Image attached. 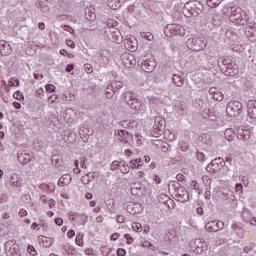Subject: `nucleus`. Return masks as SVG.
Returning <instances> with one entry per match:
<instances>
[{"mask_svg":"<svg viewBox=\"0 0 256 256\" xmlns=\"http://www.w3.org/2000/svg\"><path fill=\"white\" fill-rule=\"evenodd\" d=\"M145 39H148V41H153V34H151V33H146V35H145Z\"/></svg>","mask_w":256,"mask_h":256,"instance_id":"nucleus-58","label":"nucleus"},{"mask_svg":"<svg viewBox=\"0 0 256 256\" xmlns=\"http://www.w3.org/2000/svg\"><path fill=\"white\" fill-rule=\"evenodd\" d=\"M86 175H87L88 179H91V181H93V179H95V172H90Z\"/></svg>","mask_w":256,"mask_h":256,"instance_id":"nucleus-59","label":"nucleus"},{"mask_svg":"<svg viewBox=\"0 0 256 256\" xmlns=\"http://www.w3.org/2000/svg\"><path fill=\"white\" fill-rule=\"evenodd\" d=\"M165 130V119L161 116L155 118L154 125L152 127V133H156V135H161Z\"/></svg>","mask_w":256,"mask_h":256,"instance_id":"nucleus-10","label":"nucleus"},{"mask_svg":"<svg viewBox=\"0 0 256 256\" xmlns=\"http://www.w3.org/2000/svg\"><path fill=\"white\" fill-rule=\"evenodd\" d=\"M236 191L238 193H243V184L241 183L236 184Z\"/></svg>","mask_w":256,"mask_h":256,"instance_id":"nucleus-51","label":"nucleus"},{"mask_svg":"<svg viewBox=\"0 0 256 256\" xmlns=\"http://www.w3.org/2000/svg\"><path fill=\"white\" fill-rule=\"evenodd\" d=\"M109 85H110V87H112V89H114L115 93H117L118 90L123 87V83L119 80H114Z\"/></svg>","mask_w":256,"mask_h":256,"instance_id":"nucleus-24","label":"nucleus"},{"mask_svg":"<svg viewBox=\"0 0 256 256\" xmlns=\"http://www.w3.org/2000/svg\"><path fill=\"white\" fill-rule=\"evenodd\" d=\"M18 215L20 217H27V210L25 209H20V211L18 212Z\"/></svg>","mask_w":256,"mask_h":256,"instance_id":"nucleus-53","label":"nucleus"},{"mask_svg":"<svg viewBox=\"0 0 256 256\" xmlns=\"http://www.w3.org/2000/svg\"><path fill=\"white\" fill-rule=\"evenodd\" d=\"M117 223H125V216L119 215L116 219Z\"/></svg>","mask_w":256,"mask_h":256,"instance_id":"nucleus-52","label":"nucleus"},{"mask_svg":"<svg viewBox=\"0 0 256 256\" xmlns=\"http://www.w3.org/2000/svg\"><path fill=\"white\" fill-rule=\"evenodd\" d=\"M46 91H48L49 93H54L55 91V85L53 84H47L45 87Z\"/></svg>","mask_w":256,"mask_h":256,"instance_id":"nucleus-39","label":"nucleus"},{"mask_svg":"<svg viewBox=\"0 0 256 256\" xmlns=\"http://www.w3.org/2000/svg\"><path fill=\"white\" fill-rule=\"evenodd\" d=\"M122 100L128 107L132 108L136 113H143L145 111V108H143V104L139 102V99L135 94L131 91L124 92L122 94Z\"/></svg>","mask_w":256,"mask_h":256,"instance_id":"nucleus-2","label":"nucleus"},{"mask_svg":"<svg viewBox=\"0 0 256 256\" xmlns=\"http://www.w3.org/2000/svg\"><path fill=\"white\" fill-rule=\"evenodd\" d=\"M132 229H134V231H137V232H141V229H142V226H141V223H134L132 225Z\"/></svg>","mask_w":256,"mask_h":256,"instance_id":"nucleus-40","label":"nucleus"},{"mask_svg":"<svg viewBox=\"0 0 256 256\" xmlns=\"http://www.w3.org/2000/svg\"><path fill=\"white\" fill-rule=\"evenodd\" d=\"M120 165H121V162L117 160L113 161L110 166L111 171H115L116 169H119Z\"/></svg>","mask_w":256,"mask_h":256,"instance_id":"nucleus-31","label":"nucleus"},{"mask_svg":"<svg viewBox=\"0 0 256 256\" xmlns=\"http://www.w3.org/2000/svg\"><path fill=\"white\" fill-rule=\"evenodd\" d=\"M84 71H86V73H88V75L93 73V66L89 63L84 64Z\"/></svg>","mask_w":256,"mask_h":256,"instance_id":"nucleus-34","label":"nucleus"},{"mask_svg":"<svg viewBox=\"0 0 256 256\" xmlns=\"http://www.w3.org/2000/svg\"><path fill=\"white\" fill-rule=\"evenodd\" d=\"M208 93H210V95H212V97H214L215 94L219 93V91H217V88L212 87L209 89Z\"/></svg>","mask_w":256,"mask_h":256,"instance_id":"nucleus-50","label":"nucleus"},{"mask_svg":"<svg viewBox=\"0 0 256 256\" xmlns=\"http://www.w3.org/2000/svg\"><path fill=\"white\" fill-rule=\"evenodd\" d=\"M54 223H56L58 227H61V225H63V218H55Z\"/></svg>","mask_w":256,"mask_h":256,"instance_id":"nucleus-48","label":"nucleus"},{"mask_svg":"<svg viewBox=\"0 0 256 256\" xmlns=\"http://www.w3.org/2000/svg\"><path fill=\"white\" fill-rule=\"evenodd\" d=\"M248 115L251 119H256V100H250L247 104Z\"/></svg>","mask_w":256,"mask_h":256,"instance_id":"nucleus-17","label":"nucleus"},{"mask_svg":"<svg viewBox=\"0 0 256 256\" xmlns=\"http://www.w3.org/2000/svg\"><path fill=\"white\" fill-rule=\"evenodd\" d=\"M66 44L68 47H70V49H75V42L73 40H67Z\"/></svg>","mask_w":256,"mask_h":256,"instance_id":"nucleus-49","label":"nucleus"},{"mask_svg":"<svg viewBox=\"0 0 256 256\" xmlns=\"http://www.w3.org/2000/svg\"><path fill=\"white\" fill-rule=\"evenodd\" d=\"M166 37H173L177 35H185V29L179 24H168L164 28Z\"/></svg>","mask_w":256,"mask_h":256,"instance_id":"nucleus-6","label":"nucleus"},{"mask_svg":"<svg viewBox=\"0 0 256 256\" xmlns=\"http://www.w3.org/2000/svg\"><path fill=\"white\" fill-rule=\"evenodd\" d=\"M10 185L11 187L20 189V187H23V178H21L19 174H12L10 178Z\"/></svg>","mask_w":256,"mask_h":256,"instance_id":"nucleus-14","label":"nucleus"},{"mask_svg":"<svg viewBox=\"0 0 256 256\" xmlns=\"http://www.w3.org/2000/svg\"><path fill=\"white\" fill-rule=\"evenodd\" d=\"M32 159H33V156L29 153L19 152L17 154V161L22 165H27V163H31Z\"/></svg>","mask_w":256,"mask_h":256,"instance_id":"nucleus-13","label":"nucleus"},{"mask_svg":"<svg viewBox=\"0 0 256 256\" xmlns=\"http://www.w3.org/2000/svg\"><path fill=\"white\" fill-rule=\"evenodd\" d=\"M222 13L226 17H230L231 21H235L236 25H248L249 16L243 12V9L233 4H227L223 7Z\"/></svg>","mask_w":256,"mask_h":256,"instance_id":"nucleus-1","label":"nucleus"},{"mask_svg":"<svg viewBox=\"0 0 256 256\" xmlns=\"http://www.w3.org/2000/svg\"><path fill=\"white\" fill-rule=\"evenodd\" d=\"M53 239L46 237V236H42L40 238V243H42L43 247L49 248L51 245H53Z\"/></svg>","mask_w":256,"mask_h":256,"instance_id":"nucleus-22","label":"nucleus"},{"mask_svg":"<svg viewBox=\"0 0 256 256\" xmlns=\"http://www.w3.org/2000/svg\"><path fill=\"white\" fill-rule=\"evenodd\" d=\"M71 175H69V174H65V175H63L60 179H59V181H58V186L59 187H65V186H67V185H70L71 184Z\"/></svg>","mask_w":256,"mask_h":256,"instance_id":"nucleus-19","label":"nucleus"},{"mask_svg":"<svg viewBox=\"0 0 256 256\" xmlns=\"http://www.w3.org/2000/svg\"><path fill=\"white\" fill-rule=\"evenodd\" d=\"M180 151H189V144L187 142H180Z\"/></svg>","mask_w":256,"mask_h":256,"instance_id":"nucleus-33","label":"nucleus"},{"mask_svg":"<svg viewBox=\"0 0 256 256\" xmlns=\"http://www.w3.org/2000/svg\"><path fill=\"white\" fill-rule=\"evenodd\" d=\"M69 217H70V219H72V221H76V219H82V221H79V225H85V223H87V216L86 215L70 211L69 212Z\"/></svg>","mask_w":256,"mask_h":256,"instance_id":"nucleus-15","label":"nucleus"},{"mask_svg":"<svg viewBox=\"0 0 256 256\" xmlns=\"http://www.w3.org/2000/svg\"><path fill=\"white\" fill-rule=\"evenodd\" d=\"M143 69L146 71V73H151V71H153V66H151L149 62L146 61L143 64Z\"/></svg>","mask_w":256,"mask_h":256,"instance_id":"nucleus-30","label":"nucleus"},{"mask_svg":"<svg viewBox=\"0 0 256 256\" xmlns=\"http://www.w3.org/2000/svg\"><path fill=\"white\" fill-rule=\"evenodd\" d=\"M190 247L194 253L201 255L204 251H207V243L203 238H196L190 242Z\"/></svg>","mask_w":256,"mask_h":256,"instance_id":"nucleus-8","label":"nucleus"},{"mask_svg":"<svg viewBox=\"0 0 256 256\" xmlns=\"http://www.w3.org/2000/svg\"><path fill=\"white\" fill-rule=\"evenodd\" d=\"M115 135H118L119 141H121V143H123L124 145L129 144V140H127V137H129V132H127L126 130H118L117 132H115Z\"/></svg>","mask_w":256,"mask_h":256,"instance_id":"nucleus-18","label":"nucleus"},{"mask_svg":"<svg viewBox=\"0 0 256 256\" xmlns=\"http://www.w3.org/2000/svg\"><path fill=\"white\" fill-rule=\"evenodd\" d=\"M119 169L121 173L127 174L129 173V164H127L125 161H121Z\"/></svg>","mask_w":256,"mask_h":256,"instance_id":"nucleus-27","label":"nucleus"},{"mask_svg":"<svg viewBox=\"0 0 256 256\" xmlns=\"http://www.w3.org/2000/svg\"><path fill=\"white\" fill-rule=\"evenodd\" d=\"M176 179H177L178 181H183V180L185 179V176H184L183 174H178V175L176 176Z\"/></svg>","mask_w":256,"mask_h":256,"instance_id":"nucleus-62","label":"nucleus"},{"mask_svg":"<svg viewBox=\"0 0 256 256\" xmlns=\"http://www.w3.org/2000/svg\"><path fill=\"white\" fill-rule=\"evenodd\" d=\"M48 205H49L50 209H53V207H55V200L50 199V200L48 201Z\"/></svg>","mask_w":256,"mask_h":256,"instance_id":"nucleus-57","label":"nucleus"},{"mask_svg":"<svg viewBox=\"0 0 256 256\" xmlns=\"http://www.w3.org/2000/svg\"><path fill=\"white\" fill-rule=\"evenodd\" d=\"M134 161L136 163L137 169H140L141 167H143V159L137 158V159H134Z\"/></svg>","mask_w":256,"mask_h":256,"instance_id":"nucleus-41","label":"nucleus"},{"mask_svg":"<svg viewBox=\"0 0 256 256\" xmlns=\"http://www.w3.org/2000/svg\"><path fill=\"white\" fill-rule=\"evenodd\" d=\"M230 133H233V129H231V128L226 129L225 136L228 139V141H232L233 140V135H231Z\"/></svg>","mask_w":256,"mask_h":256,"instance_id":"nucleus-35","label":"nucleus"},{"mask_svg":"<svg viewBox=\"0 0 256 256\" xmlns=\"http://www.w3.org/2000/svg\"><path fill=\"white\" fill-rule=\"evenodd\" d=\"M254 247H255L254 243H251L248 246H245L244 247V253H251V251H253Z\"/></svg>","mask_w":256,"mask_h":256,"instance_id":"nucleus-37","label":"nucleus"},{"mask_svg":"<svg viewBox=\"0 0 256 256\" xmlns=\"http://www.w3.org/2000/svg\"><path fill=\"white\" fill-rule=\"evenodd\" d=\"M13 245V241H8L5 243V251L8 256H29L26 251H21L16 247H11Z\"/></svg>","mask_w":256,"mask_h":256,"instance_id":"nucleus-9","label":"nucleus"},{"mask_svg":"<svg viewBox=\"0 0 256 256\" xmlns=\"http://www.w3.org/2000/svg\"><path fill=\"white\" fill-rule=\"evenodd\" d=\"M250 225H253L254 227H256V218L253 217L252 220H250Z\"/></svg>","mask_w":256,"mask_h":256,"instance_id":"nucleus-64","label":"nucleus"},{"mask_svg":"<svg viewBox=\"0 0 256 256\" xmlns=\"http://www.w3.org/2000/svg\"><path fill=\"white\" fill-rule=\"evenodd\" d=\"M67 237H69V239H73V237H75V230H69L67 232Z\"/></svg>","mask_w":256,"mask_h":256,"instance_id":"nucleus-54","label":"nucleus"},{"mask_svg":"<svg viewBox=\"0 0 256 256\" xmlns=\"http://www.w3.org/2000/svg\"><path fill=\"white\" fill-rule=\"evenodd\" d=\"M224 227H225V222L218 221V220H214L206 224V229L210 233H217V231H221Z\"/></svg>","mask_w":256,"mask_h":256,"instance_id":"nucleus-11","label":"nucleus"},{"mask_svg":"<svg viewBox=\"0 0 256 256\" xmlns=\"http://www.w3.org/2000/svg\"><path fill=\"white\" fill-rule=\"evenodd\" d=\"M237 139H240L241 141H249V139H251V130L243 127L238 128Z\"/></svg>","mask_w":256,"mask_h":256,"instance_id":"nucleus-12","label":"nucleus"},{"mask_svg":"<svg viewBox=\"0 0 256 256\" xmlns=\"http://www.w3.org/2000/svg\"><path fill=\"white\" fill-rule=\"evenodd\" d=\"M223 93L222 92H217L216 94H214L213 99H215V101H223Z\"/></svg>","mask_w":256,"mask_h":256,"instance_id":"nucleus-36","label":"nucleus"},{"mask_svg":"<svg viewBox=\"0 0 256 256\" xmlns=\"http://www.w3.org/2000/svg\"><path fill=\"white\" fill-rule=\"evenodd\" d=\"M173 82L174 85H176V87H183V85L185 84V79L181 78V76L175 74L173 76Z\"/></svg>","mask_w":256,"mask_h":256,"instance_id":"nucleus-23","label":"nucleus"},{"mask_svg":"<svg viewBox=\"0 0 256 256\" xmlns=\"http://www.w3.org/2000/svg\"><path fill=\"white\" fill-rule=\"evenodd\" d=\"M73 69H75V66L73 64H68L65 68V71L67 73H71V71H73Z\"/></svg>","mask_w":256,"mask_h":256,"instance_id":"nucleus-46","label":"nucleus"},{"mask_svg":"<svg viewBox=\"0 0 256 256\" xmlns=\"http://www.w3.org/2000/svg\"><path fill=\"white\" fill-rule=\"evenodd\" d=\"M129 169H137V162L135 160H131L128 164Z\"/></svg>","mask_w":256,"mask_h":256,"instance_id":"nucleus-45","label":"nucleus"},{"mask_svg":"<svg viewBox=\"0 0 256 256\" xmlns=\"http://www.w3.org/2000/svg\"><path fill=\"white\" fill-rule=\"evenodd\" d=\"M237 224H232V229L233 231H238L237 234L238 235H243V230H241V228H237Z\"/></svg>","mask_w":256,"mask_h":256,"instance_id":"nucleus-43","label":"nucleus"},{"mask_svg":"<svg viewBox=\"0 0 256 256\" xmlns=\"http://www.w3.org/2000/svg\"><path fill=\"white\" fill-rule=\"evenodd\" d=\"M127 209L129 211V213H131L132 215H137V213H141V205L140 204H129L127 206Z\"/></svg>","mask_w":256,"mask_h":256,"instance_id":"nucleus-20","label":"nucleus"},{"mask_svg":"<svg viewBox=\"0 0 256 256\" xmlns=\"http://www.w3.org/2000/svg\"><path fill=\"white\" fill-rule=\"evenodd\" d=\"M221 167H225V159L218 157L207 165L206 171L210 173V175H215Z\"/></svg>","mask_w":256,"mask_h":256,"instance_id":"nucleus-7","label":"nucleus"},{"mask_svg":"<svg viewBox=\"0 0 256 256\" xmlns=\"http://www.w3.org/2000/svg\"><path fill=\"white\" fill-rule=\"evenodd\" d=\"M242 111L243 104H241L239 101L230 102L226 107V113L229 115V117H239Z\"/></svg>","mask_w":256,"mask_h":256,"instance_id":"nucleus-5","label":"nucleus"},{"mask_svg":"<svg viewBox=\"0 0 256 256\" xmlns=\"http://www.w3.org/2000/svg\"><path fill=\"white\" fill-rule=\"evenodd\" d=\"M13 51L11 50V45L9 43H7V41L2 40L0 42V53L1 55L5 56V55H11Z\"/></svg>","mask_w":256,"mask_h":256,"instance_id":"nucleus-16","label":"nucleus"},{"mask_svg":"<svg viewBox=\"0 0 256 256\" xmlns=\"http://www.w3.org/2000/svg\"><path fill=\"white\" fill-rule=\"evenodd\" d=\"M186 45L191 51H203V49L207 47V40L196 36H190L186 41Z\"/></svg>","mask_w":256,"mask_h":256,"instance_id":"nucleus-4","label":"nucleus"},{"mask_svg":"<svg viewBox=\"0 0 256 256\" xmlns=\"http://www.w3.org/2000/svg\"><path fill=\"white\" fill-rule=\"evenodd\" d=\"M124 238L127 240V243L131 245V241H133V238L129 234H125Z\"/></svg>","mask_w":256,"mask_h":256,"instance_id":"nucleus-55","label":"nucleus"},{"mask_svg":"<svg viewBox=\"0 0 256 256\" xmlns=\"http://www.w3.org/2000/svg\"><path fill=\"white\" fill-rule=\"evenodd\" d=\"M115 90L113 89V86H111L110 84L107 85L106 89H105V95L107 97V99H112L113 95H115Z\"/></svg>","mask_w":256,"mask_h":256,"instance_id":"nucleus-25","label":"nucleus"},{"mask_svg":"<svg viewBox=\"0 0 256 256\" xmlns=\"http://www.w3.org/2000/svg\"><path fill=\"white\" fill-rule=\"evenodd\" d=\"M196 159H198L201 163L207 161V157L205 156V153H203V152H197Z\"/></svg>","mask_w":256,"mask_h":256,"instance_id":"nucleus-28","label":"nucleus"},{"mask_svg":"<svg viewBox=\"0 0 256 256\" xmlns=\"http://www.w3.org/2000/svg\"><path fill=\"white\" fill-rule=\"evenodd\" d=\"M221 1L223 0H207V5L211 9H215V7H219V5H221Z\"/></svg>","mask_w":256,"mask_h":256,"instance_id":"nucleus-26","label":"nucleus"},{"mask_svg":"<svg viewBox=\"0 0 256 256\" xmlns=\"http://www.w3.org/2000/svg\"><path fill=\"white\" fill-rule=\"evenodd\" d=\"M14 99H17L18 101H23V99H25V96L22 94L21 91L17 90L14 95H13Z\"/></svg>","mask_w":256,"mask_h":256,"instance_id":"nucleus-29","label":"nucleus"},{"mask_svg":"<svg viewBox=\"0 0 256 256\" xmlns=\"http://www.w3.org/2000/svg\"><path fill=\"white\" fill-rule=\"evenodd\" d=\"M177 199H178V201H180V203H187V201H189V193L181 190L177 194Z\"/></svg>","mask_w":256,"mask_h":256,"instance_id":"nucleus-21","label":"nucleus"},{"mask_svg":"<svg viewBox=\"0 0 256 256\" xmlns=\"http://www.w3.org/2000/svg\"><path fill=\"white\" fill-rule=\"evenodd\" d=\"M38 28H39L41 31H44V29H45V23L39 22Z\"/></svg>","mask_w":256,"mask_h":256,"instance_id":"nucleus-61","label":"nucleus"},{"mask_svg":"<svg viewBox=\"0 0 256 256\" xmlns=\"http://www.w3.org/2000/svg\"><path fill=\"white\" fill-rule=\"evenodd\" d=\"M13 106L15 107V109H21V103L19 102H13Z\"/></svg>","mask_w":256,"mask_h":256,"instance_id":"nucleus-63","label":"nucleus"},{"mask_svg":"<svg viewBox=\"0 0 256 256\" xmlns=\"http://www.w3.org/2000/svg\"><path fill=\"white\" fill-rule=\"evenodd\" d=\"M120 236H121V234L114 233V234L111 235V240L112 241H117V239H119Z\"/></svg>","mask_w":256,"mask_h":256,"instance_id":"nucleus-56","label":"nucleus"},{"mask_svg":"<svg viewBox=\"0 0 256 256\" xmlns=\"http://www.w3.org/2000/svg\"><path fill=\"white\" fill-rule=\"evenodd\" d=\"M153 180L155 181V183L161 184V178L159 176L155 175L153 177Z\"/></svg>","mask_w":256,"mask_h":256,"instance_id":"nucleus-60","label":"nucleus"},{"mask_svg":"<svg viewBox=\"0 0 256 256\" xmlns=\"http://www.w3.org/2000/svg\"><path fill=\"white\" fill-rule=\"evenodd\" d=\"M81 181H82L83 185H89V183H91V179L87 175L83 176Z\"/></svg>","mask_w":256,"mask_h":256,"instance_id":"nucleus-42","label":"nucleus"},{"mask_svg":"<svg viewBox=\"0 0 256 256\" xmlns=\"http://www.w3.org/2000/svg\"><path fill=\"white\" fill-rule=\"evenodd\" d=\"M182 12L186 17H197L203 13V4L197 1H190L184 5Z\"/></svg>","mask_w":256,"mask_h":256,"instance_id":"nucleus-3","label":"nucleus"},{"mask_svg":"<svg viewBox=\"0 0 256 256\" xmlns=\"http://www.w3.org/2000/svg\"><path fill=\"white\" fill-rule=\"evenodd\" d=\"M76 245H79V247H81L83 245V237L82 236L76 237Z\"/></svg>","mask_w":256,"mask_h":256,"instance_id":"nucleus-47","label":"nucleus"},{"mask_svg":"<svg viewBox=\"0 0 256 256\" xmlns=\"http://www.w3.org/2000/svg\"><path fill=\"white\" fill-rule=\"evenodd\" d=\"M242 217H243L245 223H251V220L253 219V218L249 217V213L247 211H244L242 213Z\"/></svg>","mask_w":256,"mask_h":256,"instance_id":"nucleus-32","label":"nucleus"},{"mask_svg":"<svg viewBox=\"0 0 256 256\" xmlns=\"http://www.w3.org/2000/svg\"><path fill=\"white\" fill-rule=\"evenodd\" d=\"M27 251H28V253H29L30 255H33V256L37 255V250H35V247H33V246H31V245L28 246Z\"/></svg>","mask_w":256,"mask_h":256,"instance_id":"nucleus-38","label":"nucleus"},{"mask_svg":"<svg viewBox=\"0 0 256 256\" xmlns=\"http://www.w3.org/2000/svg\"><path fill=\"white\" fill-rule=\"evenodd\" d=\"M117 255L118 256H125V255H127V251L123 248H118L117 249Z\"/></svg>","mask_w":256,"mask_h":256,"instance_id":"nucleus-44","label":"nucleus"}]
</instances>
